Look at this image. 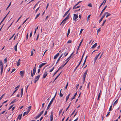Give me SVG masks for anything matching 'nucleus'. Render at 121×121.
<instances>
[{"label":"nucleus","instance_id":"21","mask_svg":"<svg viewBox=\"0 0 121 121\" xmlns=\"http://www.w3.org/2000/svg\"><path fill=\"white\" fill-rule=\"evenodd\" d=\"M97 45V43H95V44H94L91 47V48L92 49L94 48H95L96 46Z\"/></svg>","mask_w":121,"mask_h":121},{"label":"nucleus","instance_id":"16","mask_svg":"<svg viewBox=\"0 0 121 121\" xmlns=\"http://www.w3.org/2000/svg\"><path fill=\"white\" fill-rule=\"evenodd\" d=\"M105 16V15H104H104L102 16L101 18L99 20V23H100L102 21L103 19L104 18V17Z\"/></svg>","mask_w":121,"mask_h":121},{"label":"nucleus","instance_id":"43","mask_svg":"<svg viewBox=\"0 0 121 121\" xmlns=\"http://www.w3.org/2000/svg\"><path fill=\"white\" fill-rule=\"evenodd\" d=\"M13 105H11V106L9 107V108L8 109V110H10L13 107Z\"/></svg>","mask_w":121,"mask_h":121},{"label":"nucleus","instance_id":"32","mask_svg":"<svg viewBox=\"0 0 121 121\" xmlns=\"http://www.w3.org/2000/svg\"><path fill=\"white\" fill-rule=\"evenodd\" d=\"M40 15V13H39L36 16V17L35 18V19H36Z\"/></svg>","mask_w":121,"mask_h":121},{"label":"nucleus","instance_id":"44","mask_svg":"<svg viewBox=\"0 0 121 121\" xmlns=\"http://www.w3.org/2000/svg\"><path fill=\"white\" fill-rule=\"evenodd\" d=\"M83 30V29H81V30L80 31V34L82 33V31Z\"/></svg>","mask_w":121,"mask_h":121},{"label":"nucleus","instance_id":"51","mask_svg":"<svg viewBox=\"0 0 121 121\" xmlns=\"http://www.w3.org/2000/svg\"><path fill=\"white\" fill-rule=\"evenodd\" d=\"M29 86V85H28V86H27L26 87V92H27V89H28V87Z\"/></svg>","mask_w":121,"mask_h":121},{"label":"nucleus","instance_id":"46","mask_svg":"<svg viewBox=\"0 0 121 121\" xmlns=\"http://www.w3.org/2000/svg\"><path fill=\"white\" fill-rule=\"evenodd\" d=\"M47 63H42L41 64H42V65L43 66L44 65H45Z\"/></svg>","mask_w":121,"mask_h":121},{"label":"nucleus","instance_id":"61","mask_svg":"<svg viewBox=\"0 0 121 121\" xmlns=\"http://www.w3.org/2000/svg\"><path fill=\"white\" fill-rule=\"evenodd\" d=\"M62 109L60 110L59 112V114H60L62 112Z\"/></svg>","mask_w":121,"mask_h":121},{"label":"nucleus","instance_id":"62","mask_svg":"<svg viewBox=\"0 0 121 121\" xmlns=\"http://www.w3.org/2000/svg\"><path fill=\"white\" fill-rule=\"evenodd\" d=\"M106 0H104L103 2L102 3H104V4L106 2Z\"/></svg>","mask_w":121,"mask_h":121},{"label":"nucleus","instance_id":"39","mask_svg":"<svg viewBox=\"0 0 121 121\" xmlns=\"http://www.w3.org/2000/svg\"><path fill=\"white\" fill-rule=\"evenodd\" d=\"M66 52H65L64 54V55L65 56V57H66L68 54V52L66 54Z\"/></svg>","mask_w":121,"mask_h":121},{"label":"nucleus","instance_id":"47","mask_svg":"<svg viewBox=\"0 0 121 121\" xmlns=\"http://www.w3.org/2000/svg\"><path fill=\"white\" fill-rule=\"evenodd\" d=\"M68 82H67V84L66 86L65 87V89L66 90L68 86Z\"/></svg>","mask_w":121,"mask_h":121},{"label":"nucleus","instance_id":"28","mask_svg":"<svg viewBox=\"0 0 121 121\" xmlns=\"http://www.w3.org/2000/svg\"><path fill=\"white\" fill-rule=\"evenodd\" d=\"M118 99H117L116 101L115 102H114V104H113L114 106H115L116 104L118 101Z\"/></svg>","mask_w":121,"mask_h":121},{"label":"nucleus","instance_id":"33","mask_svg":"<svg viewBox=\"0 0 121 121\" xmlns=\"http://www.w3.org/2000/svg\"><path fill=\"white\" fill-rule=\"evenodd\" d=\"M59 70L58 69L54 73V75H53V76H54L58 72Z\"/></svg>","mask_w":121,"mask_h":121},{"label":"nucleus","instance_id":"58","mask_svg":"<svg viewBox=\"0 0 121 121\" xmlns=\"http://www.w3.org/2000/svg\"><path fill=\"white\" fill-rule=\"evenodd\" d=\"M110 113V112H108V113L107 114V115H106V117H107L109 115Z\"/></svg>","mask_w":121,"mask_h":121},{"label":"nucleus","instance_id":"59","mask_svg":"<svg viewBox=\"0 0 121 121\" xmlns=\"http://www.w3.org/2000/svg\"><path fill=\"white\" fill-rule=\"evenodd\" d=\"M39 117L37 116L35 117H34V118L35 119H37V118H38Z\"/></svg>","mask_w":121,"mask_h":121},{"label":"nucleus","instance_id":"48","mask_svg":"<svg viewBox=\"0 0 121 121\" xmlns=\"http://www.w3.org/2000/svg\"><path fill=\"white\" fill-rule=\"evenodd\" d=\"M43 112H44V110H43V111H41V112L39 113V114H40L41 115H42L43 114Z\"/></svg>","mask_w":121,"mask_h":121},{"label":"nucleus","instance_id":"13","mask_svg":"<svg viewBox=\"0 0 121 121\" xmlns=\"http://www.w3.org/2000/svg\"><path fill=\"white\" fill-rule=\"evenodd\" d=\"M36 72L33 71V73H32V70L31 71V76L32 77H33L34 75H35Z\"/></svg>","mask_w":121,"mask_h":121},{"label":"nucleus","instance_id":"38","mask_svg":"<svg viewBox=\"0 0 121 121\" xmlns=\"http://www.w3.org/2000/svg\"><path fill=\"white\" fill-rule=\"evenodd\" d=\"M72 42V41L71 40H69L68 41V42H67V43H71Z\"/></svg>","mask_w":121,"mask_h":121},{"label":"nucleus","instance_id":"1","mask_svg":"<svg viewBox=\"0 0 121 121\" xmlns=\"http://www.w3.org/2000/svg\"><path fill=\"white\" fill-rule=\"evenodd\" d=\"M0 65L1 66V75L3 72V65L2 62L1 60H0Z\"/></svg>","mask_w":121,"mask_h":121},{"label":"nucleus","instance_id":"9","mask_svg":"<svg viewBox=\"0 0 121 121\" xmlns=\"http://www.w3.org/2000/svg\"><path fill=\"white\" fill-rule=\"evenodd\" d=\"M104 14L105 16L106 15V14H107L106 17H108V16H110L111 15V14H110L109 13L107 12L104 13Z\"/></svg>","mask_w":121,"mask_h":121},{"label":"nucleus","instance_id":"11","mask_svg":"<svg viewBox=\"0 0 121 121\" xmlns=\"http://www.w3.org/2000/svg\"><path fill=\"white\" fill-rule=\"evenodd\" d=\"M67 20L65 18L61 22L60 24H61L62 23H63L62 25H64L65 23H66V21Z\"/></svg>","mask_w":121,"mask_h":121},{"label":"nucleus","instance_id":"23","mask_svg":"<svg viewBox=\"0 0 121 121\" xmlns=\"http://www.w3.org/2000/svg\"><path fill=\"white\" fill-rule=\"evenodd\" d=\"M17 100L16 99H15L13 101H12V102H11V103L10 104H11L13 103H14L15 102H16Z\"/></svg>","mask_w":121,"mask_h":121},{"label":"nucleus","instance_id":"53","mask_svg":"<svg viewBox=\"0 0 121 121\" xmlns=\"http://www.w3.org/2000/svg\"><path fill=\"white\" fill-rule=\"evenodd\" d=\"M82 60H81L80 61L79 64H78V66L80 65V64H81V62H82Z\"/></svg>","mask_w":121,"mask_h":121},{"label":"nucleus","instance_id":"18","mask_svg":"<svg viewBox=\"0 0 121 121\" xmlns=\"http://www.w3.org/2000/svg\"><path fill=\"white\" fill-rule=\"evenodd\" d=\"M59 54V53H58L54 56V59H55L57 58V57L58 56Z\"/></svg>","mask_w":121,"mask_h":121},{"label":"nucleus","instance_id":"50","mask_svg":"<svg viewBox=\"0 0 121 121\" xmlns=\"http://www.w3.org/2000/svg\"><path fill=\"white\" fill-rule=\"evenodd\" d=\"M54 67H53L52 69H51V70H50L49 72H52V71L53 70V69H54Z\"/></svg>","mask_w":121,"mask_h":121},{"label":"nucleus","instance_id":"34","mask_svg":"<svg viewBox=\"0 0 121 121\" xmlns=\"http://www.w3.org/2000/svg\"><path fill=\"white\" fill-rule=\"evenodd\" d=\"M101 95V94H100V92L99 93V94L98 95V99H97L98 100H99V99L100 98V96Z\"/></svg>","mask_w":121,"mask_h":121},{"label":"nucleus","instance_id":"6","mask_svg":"<svg viewBox=\"0 0 121 121\" xmlns=\"http://www.w3.org/2000/svg\"><path fill=\"white\" fill-rule=\"evenodd\" d=\"M88 70H87L84 73L83 76V78H85L86 77V75L87 74V72H88Z\"/></svg>","mask_w":121,"mask_h":121},{"label":"nucleus","instance_id":"19","mask_svg":"<svg viewBox=\"0 0 121 121\" xmlns=\"http://www.w3.org/2000/svg\"><path fill=\"white\" fill-rule=\"evenodd\" d=\"M77 94V92H76V93L73 96L72 98L71 99V100H72L73 99H75V96H76Z\"/></svg>","mask_w":121,"mask_h":121},{"label":"nucleus","instance_id":"27","mask_svg":"<svg viewBox=\"0 0 121 121\" xmlns=\"http://www.w3.org/2000/svg\"><path fill=\"white\" fill-rule=\"evenodd\" d=\"M70 28H69L68 30V33H67V37L68 36V35H69V34L70 33Z\"/></svg>","mask_w":121,"mask_h":121},{"label":"nucleus","instance_id":"7","mask_svg":"<svg viewBox=\"0 0 121 121\" xmlns=\"http://www.w3.org/2000/svg\"><path fill=\"white\" fill-rule=\"evenodd\" d=\"M53 112H52L51 113V115L50 116V121H52L53 119Z\"/></svg>","mask_w":121,"mask_h":121},{"label":"nucleus","instance_id":"60","mask_svg":"<svg viewBox=\"0 0 121 121\" xmlns=\"http://www.w3.org/2000/svg\"><path fill=\"white\" fill-rule=\"evenodd\" d=\"M83 82H82V83H83V84H84V82H85V78H84H84H83Z\"/></svg>","mask_w":121,"mask_h":121},{"label":"nucleus","instance_id":"54","mask_svg":"<svg viewBox=\"0 0 121 121\" xmlns=\"http://www.w3.org/2000/svg\"><path fill=\"white\" fill-rule=\"evenodd\" d=\"M112 105H111L109 108V111H110L112 109Z\"/></svg>","mask_w":121,"mask_h":121},{"label":"nucleus","instance_id":"55","mask_svg":"<svg viewBox=\"0 0 121 121\" xmlns=\"http://www.w3.org/2000/svg\"><path fill=\"white\" fill-rule=\"evenodd\" d=\"M28 19V18H27V19H26L24 21V22H23L22 24H23L25 23V22H26V21Z\"/></svg>","mask_w":121,"mask_h":121},{"label":"nucleus","instance_id":"37","mask_svg":"<svg viewBox=\"0 0 121 121\" xmlns=\"http://www.w3.org/2000/svg\"><path fill=\"white\" fill-rule=\"evenodd\" d=\"M100 28L97 30V34H98V33L100 32Z\"/></svg>","mask_w":121,"mask_h":121},{"label":"nucleus","instance_id":"15","mask_svg":"<svg viewBox=\"0 0 121 121\" xmlns=\"http://www.w3.org/2000/svg\"><path fill=\"white\" fill-rule=\"evenodd\" d=\"M22 114H20L17 117V120H18V119L19 120H20L22 118Z\"/></svg>","mask_w":121,"mask_h":121},{"label":"nucleus","instance_id":"29","mask_svg":"<svg viewBox=\"0 0 121 121\" xmlns=\"http://www.w3.org/2000/svg\"><path fill=\"white\" fill-rule=\"evenodd\" d=\"M31 106H30L28 107V111L29 112L30 111V109H31Z\"/></svg>","mask_w":121,"mask_h":121},{"label":"nucleus","instance_id":"45","mask_svg":"<svg viewBox=\"0 0 121 121\" xmlns=\"http://www.w3.org/2000/svg\"><path fill=\"white\" fill-rule=\"evenodd\" d=\"M57 93V92H56L54 97L52 98V99H55V97L56 96V95Z\"/></svg>","mask_w":121,"mask_h":121},{"label":"nucleus","instance_id":"26","mask_svg":"<svg viewBox=\"0 0 121 121\" xmlns=\"http://www.w3.org/2000/svg\"><path fill=\"white\" fill-rule=\"evenodd\" d=\"M64 66V65H61V66L58 69L59 70H60V69H62L63 67Z\"/></svg>","mask_w":121,"mask_h":121},{"label":"nucleus","instance_id":"35","mask_svg":"<svg viewBox=\"0 0 121 121\" xmlns=\"http://www.w3.org/2000/svg\"><path fill=\"white\" fill-rule=\"evenodd\" d=\"M63 94H62L60 92V95L61 97H62L63 96Z\"/></svg>","mask_w":121,"mask_h":121},{"label":"nucleus","instance_id":"8","mask_svg":"<svg viewBox=\"0 0 121 121\" xmlns=\"http://www.w3.org/2000/svg\"><path fill=\"white\" fill-rule=\"evenodd\" d=\"M100 53V52L95 58L94 60V63H95V62L97 59L98 58L99 56Z\"/></svg>","mask_w":121,"mask_h":121},{"label":"nucleus","instance_id":"30","mask_svg":"<svg viewBox=\"0 0 121 121\" xmlns=\"http://www.w3.org/2000/svg\"><path fill=\"white\" fill-rule=\"evenodd\" d=\"M18 43H17L16 45H15L14 47V49L15 50V51H17V45Z\"/></svg>","mask_w":121,"mask_h":121},{"label":"nucleus","instance_id":"17","mask_svg":"<svg viewBox=\"0 0 121 121\" xmlns=\"http://www.w3.org/2000/svg\"><path fill=\"white\" fill-rule=\"evenodd\" d=\"M20 59H19L17 61V66H18L20 64Z\"/></svg>","mask_w":121,"mask_h":121},{"label":"nucleus","instance_id":"36","mask_svg":"<svg viewBox=\"0 0 121 121\" xmlns=\"http://www.w3.org/2000/svg\"><path fill=\"white\" fill-rule=\"evenodd\" d=\"M36 68L35 66L33 69V71L36 72Z\"/></svg>","mask_w":121,"mask_h":121},{"label":"nucleus","instance_id":"2","mask_svg":"<svg viewBox=\"0 0 121 121\" xmlns=\"http://www.w3.org/2000/svg\"><path fill=\"white\" fill-rule=\"evenodd\" d=\"M40 76V75H39L35 77V79L34 81V83H36V82L38 81L39 78Z\"/></svg>","mask_w":121,"mask_h":121},{"label":"nucleus","instance_id":"63","mask_svg":"<svg viewBox=\"0 0 121 121\" xmlns=\"http://www.w3.org/2000/svg\"><path fill=\"white\" fill-rule=\"evenodd\" d=\"M88 6H89L91 7L92 6V5L91 4H88Z\"/></svg>","mask_w":121,"mask_h":121},{"label":"nucleus","instance_id":"3","mask_svg":"<svg viewBox=\"0 0 121 121\" xmlns=\"http://www.w3.org/2000/svg\"><path fill=\"white\" fill-rule=\"evenodd\" d=\"M54 99H51V101L50 102L49 104L48 105V107H47V109H48L50 108L51 104H52V103L53 102L54 100Z\"/></svg>","mask_w":121,"mask_h":121},{"label":"nucleus","instance_id":"42","mask_svg":"<svg viewBox=\"0 0 121 121\" xmlns=\"http://www.w3.org/2000/svg\"><path fill=\"white\" fill-rule=\"evenodd\" d=\"M43 66L42 65V64H41L40 65H39V69H40L41 68H42V67Z\"/></svg>","mask_w":121,"mask_h":121},{"label":"nucleus","instance_id":"56","mask_svg":"<svg viewBox=\"0 0 121 121\" xmlns=\"http://www.w3.org/2000/svg\"><path fill=\"white\" fill-rule=\"evenodd\" d=\"M90 16H91V15H89L87 17L88 20V19H89Z\"/></svg>","mask_w":121,"mask_h":121},{"label":"nucleus","instance_id":"41","mask_svg":"<svg viewBox=\"0 0 121 121\" xmlns=\"http://www.w3.org/2000/svg\"><path fill=\"white\" fill-rule=\"evenodd\" d=\"M39 7L38 8H37L35 10V12L36 13L38 11V10L39 9V7Z\"/></svg>","mask_w":121,"mask_h":121},{"label":"nucleus","instance_id":"4","mask_svg":"<svg viewBox=\"0 0 121 121\" xmlns=\"http://www.w3.org/2000/svg\"><path fill=\"white\" fill-rule=\"evenodd\" d=\"M73 16H74L73 17V20H76L78 18V14H73Z\"/></svg>","mask_w":121,"mask_h":121},{"label":"nucleus","instance_id":"52","mask_svg":"<svg viewBox=\"0 0 121 121\" xmlns=\"http://www.w3.org/2000/svg\"><path fill=\"white\" fill-rule=\"evenodd\" d=\"M33 51L32 50L31 52V55H30V56H32L33 55Z\"/></svg>","mask_w":121,"mask_h":121},{"label":"nucleus","instance_id":"31","mask_svg":"<svg viewBox=\"0 0 121 121\" xmlns=\"http://www.w3.org/2000/svg\"><path fill=\"white\" fill-rule=\"evenodd\" d=\"M61 73V72L56 77V78H55V79H54V81H55V80L59 76V75H60V73Z\"/></svg>","mask_w":121,"mask_h":121},{"label":"nucleus","instance_id":"14","mask_svg":"<svg viewBox=\"0 0 121 121\" xmlns=\"http://www.w3.org/2000/svg\"><path fill=\"white\" fill-rule=\"evenodd\" d=\"M107 7V6H105V7H104V9H103L102 10V11L101 13L100 14V15L101 16L102 14L103 13L104 11V10H105L106 9Z\"/></svg>","mask_w":121,"mask_h":121},{"label":"nucleus","instance_id":"49","mask_svg":"<svg viewBox=\"0 0 121 121\" xmlns=\"http://www.w3.org/2000/svg\"><path fill=\"white\" fill-rule=\"evenodd\" d=\"M5 111H6V110H5V111H4L3 112H2L0 114V115H1V114H4L5 112Z\"/></svg>","mask_w":121,"mask_h":121},{"label":"nucleus","instance_id":"12","mask_svg":"<svg viewBox=\"0 0 121 121\" xmlns=\"http://www.w3.org/2000/svg\"><path fill=\"white\" fill-rule=\"evenodd\" d=\"M36 72L33 71V73H32V70L31 71V76L32 77H33L34 75H35Z\"/></svg>","mask_w":121,"mask_h":121},{"label":"nucleus","instance_id":"57","mask_svg":"<svg viewBox=\"0 0 121 121\" xmlns=\"http://www.w3.org/2000/svg\"><path fill=\"white\" fill-rule=\"evenodd\" d=\"M76 6H75V5H74V6H73V9H76Z\"/></svg>","mask_w":121,"mask_h":121},{"label":"nucleus","instance_id":"25","mask_svg":"<svg viewBox=\"0 0 121 121\" xmlns=\"http://www.w3.org/2000/svg\"><path fill=\"white\" fill-rule=\"evenodd\" d=\"M73 53L71 54V55H70V56L69 57H68L67 59V60H68L67 61H69V60L70 59L71 57V56H72V55L73 54Z\"/></svg>","mask_w":121,"mask_h":121},{"label":"nucleus","instance_id":"5","mask_svg":"<svg viewBox=\"0 0 121 121\" xmlns=\"http://www.w3.org/2000/svg\"><path fill=\"white\" fill-rule=\"evenodd\" d=\"M83 39H82V40L81 41V42H80V43L79 45L77 48V51H76V54H77L78 53V49H79V48H80V46H81V43H82V41H83Z\"/></svg>","mask_w":121,"mask_h":121},{"label":"nucleus","instance_id":"64","mask_svg":"<svg viewBox=\"0 0 121 121\" xmlns=\"http://www.w3.org/2000/svg\"><path fill=\"white\" fill-rule=\"evenodd\" d=\"M15 70V69H13L12 70V71L11 73H12Z\"/></svg>","mask_w":121,"mask_h":121},{"label":"nucleus","instance_id":"40","mask_svg":"<svg viewBox=\"0 0 121 121\" xmlns=\"http://www.w3.org/2000/svg\"><path fill=\"white\" fill-rule=\"evenodd\" d=\"M68 13V12H66L64 15V17H65V16H66L67 15V14Z\"/></svg>","mask_w":121,"mask_h":121},{"label":"nucleus","instance_id":"20","mask_svg":"<svg viewBox=\"0 0 121 121\" xmlns=\"http://www.w3.org/2000/svg\"><path fill=\"white\" fill-rule=\"evenodd\" d=\"M70 95V93L66 97V102L69 98V97Z\"/></svg>","mask_w":121,"mask_h":121},{"label":"nucleus","instance_id":"10","mask_svg":"<svg viewBox=\"0 0 121 121\" xmlns=\"http://www.w3.org/2000/svg\"><path fill=\"white\" fill-rule=\"evenodd\" d=\"M48 73L47 72H45L44 73V74L43 78H45L46 76H47Z\"/></svg>","mask_w":121,"mask_h":121},{"label":"nucleus","instance_id":"24","mask_svg":"<svg viewBox=\"0 0 121 121\" xmlns=\"http://www.w3.org/2000/svg\"><path fill=\"white\" fill-rule=\"evenodd\" d=\"M20 73L21 74V75L22 76L24 75V71H21L20 72Z\"/></svg>","mask_w":121,"mask_h":121},{"label":"nucleus","instance_id":"22","mask_svg":"<svg viewBox=\"0 0 121 121\" xmlns=\"http://www.w3.org/2000/svg\"><path fill=\"white\" fill-rule=\"evenodd\" d=\"M29 112H24L23 115V116H25V115H27L28 113Z\"/></svg>","mask_w":121,"mask_h":121}]
</instances>
